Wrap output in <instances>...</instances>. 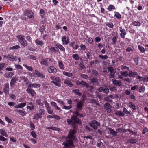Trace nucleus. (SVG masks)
Here are the masks:
<instances>
[{
	"instance_id": "1",
	"label": "nucleus",
	"mask_w": 148,
	"mask_h": 148,
	"mask_svg": "<svg viewBox=\"0 0 148 148\" xmlns=\"http://www.w3.org/2000/svg\"><path fill=\"white\" fill-rule=\"evenodd\" d=\"M67 122L68 125L72 126L76 124L80 125L82 123L81 120L75 115L72 116L71 119H67Z\"/></svg>"
},
{
	"instance_id": "2",
	"label": "nucleus",
	"mask_w": 148,
	"mask_h": 148,
	"mask_svg": "<svg viewBox=\"0 0 148 148\" xmlns=\"http://www.w3.org/2000/svg\"><path fill=\"white\" fill-rule=\"evenodd\" d=\"M74 140H75L69 138L63 142L62 144L65 147H71V148L74 147L75 146L73 143Z\"/></svg>"
},
{
	"instance_id": "3",
	"label": "nucleus",
	"mask_w": 148,
	"mask_h": 148,
	"mask_svg": "<svg viewBox=\"0 0 148 148\" xmlns=\"http://www.w3.org/2000/svg\"><path fill=\"white\" fill-rule=\"evenodd\" d=\"M50 78L52 80L51 81V83H53L58 87H60L61 86V84L60 82L61 80L59 77H58L52 76H51Z\"/></svg>"
},
{
	"instance_id": "4",
	"label": "nucleus",
	"mask_w": 148,
	"mask_h": 148,
	"mask_svg": "<svg viewBox=\"0 0 148 148\" xmlns=\"http://www.w3.org/2000/svg\"><path fill=\"white\" fill-rule=\"evenodd\" d=\"M90 126L93 128L95 130H96L98 128V126L99 127L100 125V123L96 120L92 121L89 123Z\"/></svg>"
},
{
	"instance_id": "5",
	"label": "nucleus",
	"mask_w": 148,
	"mask_h": 148,
	"mask_svg": "<svg viewBox=\"0 0 148 148\" xmlns=\"http://www.w3.org/2000/svg\"><path fill=\"white\" fill-rule=\"evenodd\" d=\"M77 133L76 130H70L68 133L67 136L68 138H71L75 140L76 138L75 136L74 135Z\"/></svg>"
},
{
	"instance_id": "6",
	"label": "nucleus",
	"mask_w": 148,
	"mask_h": 148,
	"mask_svg": "<svg viewBox=\"0 0 148 148\" xmlns=\"http://www.w3.org/2000/svg\"><path fill=\"white\" fill-rule=\"evenodd\" d=\"M98 90L99 92H103V93L108 94L109 92V89L108 87L104 86L103 87H100L98 89Z\"/></svg>"
},
{
	"instance_id": "7",
	"label": "nucleus",
	"mask_w": 148,
	"mask_h": 148,
	"mask_svg": "<svg viewBox=\"0 0 148 148\" xmlns=\"http://www.w3.org/2000/svg\"><path fill=\"white\" fill-rule=\"evenodd\" d=\"M47 71L50 73L56 74L57 71L56 68L53 66H49L47 68Z\"/></svg>"
},
{
	"instance_id": "8",
	"label": "nucleus",
	"mask_w": 148,
	"mask_h": 148,
	"mask_svg": "<svg viewBox=\"0 0 148 148\" xmlns=\"http://www.w3.org/2000/svg\"><path fill=\"white\" fill-rule=\"evenodd\" d=\"M119 29L121 33H120V35L121 38L124 39L125 38V36L127 34L126 30L122 27H119Z\"/></svg>"
},
{
	"instance_id": "9",
	"label": "nucleus",
	"mask_w": 148,
	"mask_h": 148,
	"mask_svg": "<svg viewBox=\"0 0 148 148\" xmlns=\"http://www.w3.org/2000/svg\"><path fill=\"white\" fill-rule=\"evenodd\" d=\"M108 71L110 72V74L109 76L110 78H112L114 77L115 73L114 72L113 68L112 67L110 66L108 68Z\"/></svg>"
},
{
	"instance_id": "10",
	"label": "nucleus",
	"mask_w": 148,
	"mask_h": 148,
	"mask_svg": "<svg viewBox=\"0 0 148 148\" xmlns=\"http://www.w3.org/2000/svg\"><path fill=\"white\" fill-rule=\"evenodd\" d=\"M3 91L5 95L9 94V86L8 83L5 84L3 88Z\"/></svg>"
},
{
	"instance_id": "11",
	"label": "nucleus",
	"mask_w": 148,
	"mask_h": 148,
	"mask_svg": "<svg viewBox=\"0 0 148 148\" xmlns=\"http://www.w3.org/2000/svg\"><path fill=\"white\" fill-rule=\"evenodd\" d=\"M34 73L38 77L42 78H44L45 77V75L42 73L40 72L38 70H35Z\"/></svg>"
},
{
	"instance_id": "12",
	"label": "nucleus",
	"mask_w": 148,
	"mask_h": 148,
	"mask_svg": "<svg viewBox=\"0 0 148 148\" xmlns=\"http://www.w3.org/2000/svg\"><path fill=\"white\" fill-rule=\"evenodd\" d=\"M112 106L108 103H106L104 104V108L106 110L108 113H110Z\"/></svg>"
},
{
	"instance_id": "13",
	"label": "nucleus",
	"mask_w": 148,
	"mask_h": 148,
	"mask_svg": "<svg viewBox=\"0 0 148 148\" xmlns=\"http://www.w3.org/2000/svg\"><path fill=\"white\" fill-rule=\"evenodd\" d=\"M25 12L26 15L28 17L31 18L33 17L34 14L31 10H26Z\"/></svg>"
},
{
	"instance_id": "14",
	"label": "nucleus",
	"mask_w": 148,
	"mask_h": 148,
	"mask_svg": "<svg viewBox=\"0 0 148 148\" xmlns=\"http://www.w3.org/2000/svg\"><path fill=\"white\" fill-rule=\"evenodd\" d=\"M27 92L32 97H33L36 94L35 90L32 89H27L26 90Z\"/></svg>"
},
{
	"instance_id": "15",
	"label": "nucleus",
	"mask_w": 148,
	"mask_h": 148,
	"mask_svg": "<svg viewBox=\"0 0 148 148\" xmlns=\"http://www.w3.org/2000/svg\"><path fill=\"white\" fill-rule=\"evenodd\" d=\"M75 43V42L74 41H73L72 42H70L69 45V47H71L72 49L75 50H76L79 47V45L77 44L75 45V46H74V45Z\"/></svg>"
},
{
	"instance_id": "16",
	"label": "nucleus",
	"mask_w": 148,
	"mask_h": 148,
	"mask_svg": "<svg viewBox=\"0 0 148 148\" xmlns=\"http://www.w3.org/2000/svg\"><path fill=\"white\" fill-rule=\"evenodd\" d=\"M17 81V79L16 77H13L10 81V86L11 87H13V86L15 85L16 83V82Z\"/></svg>"
},
{
	"instance_id": "17",
	"label": "nucleus",
	"mask_w": 148,
	"mask_h": 148,
	"mask_svg": "<svg viewBox=\"0 0 148 148\" xmlns=\"http://www.w3.org/2000/svg\"><path fill=\"white\" fill-rule=\"evenodd\" d=\"M76 105L77 109L79 110H81L84 106L83 103L81 101H79L77 103Z\"/></svg>"
},
{
	"instance_id": "18",
	"label": "nucleus",
	"mask_w": 148,
	"mask_h": 148,
	"mask_svg": "<svg viewBox=\"0 0 148 148\" xmlns=\"http://www.w3.org/2000/svg\"><path fill=\"white\" fill-rule=\"evenodd\" d=\"M47 58L43 59L40 62V64L46 66H48L49 63L47 62Z\"/></svg>"
},
{
	"instance_id": "19",
	"label": "nucleus",
	"mask_w": 148,
	"mask_h": 148,
	"mask_svg": "<svg viewBox=\"0 0 148 148\" xmlns=\"http://www.w3.org/2000/svg\"><path fill=\"white\" fill-rule=\"evenodd\" d=\"M112 81L113 82V84L116 86H120L122 85V82L120 81L112 79Z\"/></svg>"
},
{
	"instance_id": "20",
	"label": "nucleus",
	"mask_w": 148,
	"mask_h": 148,
	"mask_svg": "<svg viewBox=\"0 0 148 148\" xmlns=\"http://www.w3.org/2000/svg\"><path fill=\"white\" fill-rule=\"evenodd\" d=\"M56 46L57 47L58 49L62 52H65V49L61 44L59 43H57L56 44Z\"/></svg>"
},
{
	"instance_id": "21",
	"label": "nucleus",
	"mask_w": 148,
	"mask_h": 148,
	"mask_svg": "<svg viewBox=\"0 0 148 148\" xmlns=\"http://www.w3.org/2000/svg\"><path fill=\"white\" fill-rule=\"evenodd\" d=\"M49 50L51 52L54 53H57L59 51V49L57 47H51L49 48Z\"/></svg>"
},
{
	"instance_id": "22",
	"label": "nucleus",
	"mask_w": 148,
	"mask_h": 148,
	"mask_svg": "<svg viewBox=\"0 0 148 148\" xmlns=\"http://www.w3.org/2000/svg\"><path fill=\"white\" fill-rule=\"evenodd\" d=\"M116 115L119 116H124L125 115L124 113L121 111H117L115 112Z\"/></svg>"
},
{
	"instance_id": "23",
	"label": "nucleus",
	"mask_w": 148,
	"mask_h": 148,
	"mask_svg": "<svg viewBox=\"0 0 148 148\" xmlns=\"http://www.w3.org/2000/svg\"><path fill=\"white\" fill-rule=\"evenodd\" d=\"M108 130L110 132V133L113 136H115L117 135L118 132L113 129L110 128H108Z\"/></svg>"
},
{
	"instance_id": "24",
	"label": "nucleus",
	"mask_w": 148,
	"mask_h": 148,
	"mask_svg": "<svg viewBox=\"0 0 148 148\" xmlns=\"http://www.w3.org/2000/svg\"><path fill=\"white\" fill-rule=\"evenodd\" d=\"M35 42L37 46H42L44 44V42L42 40H40L38 38L36 39L35 40Z\"/></svg>"
},
{
	"instance_id": "25",
	"label": "nucleus",
	"mask_w": 148,
	"mask_h": 148,
	"mask_svg": "<svg viewBox=\"0 0 148 148\" xmlns=\"http://www.w3.org/2000/svg\"><path fill=\"white\" fill-rule=\"evenodd\" d=\"M107 9L109 11L111 12L115 10L116 8L113 5L110 4L107 8Z\"/></svg>"
},
{
	"instance_id": "26",
	"label": "nucleus",
	"mask_w": 148,
	"mask_h": 148,
	"mask_svg": "<svg viewBox=\"0 0 148 148\" xmlns=\"http://www.w3.org/2000/svg\"><path fill=\"white\" fill-rule=\"evenodd\" d=\"M64 83L65 84L67 85L68 86L70 87H72L73 86V84L69 80H65Z\"/></svg>"
},
{
	"instance_id": "27",
	"label": "nucleus",
	"mask_w": 148,
	"mask_h": 148,
	"mask_svg": "<svg viewBox=\"0 0 148 148\" xmlns=\"http://www.w3.org/2000/svg\"><path fill=\"white\" fill-rule=\"evenodd\" d=\"M15 111L22 116H24L26 114V112L25 111L17 109L15 110Z\"/></svg>"
},
{
	"instance_id": "28",
	"label": "nucleus",
	"mask_w": 148,
	"mask_h": 148,
	"mask_svg": "<svg viewBox=\"0 0 148 148\" xmlns=\"http://www.w3.org/2000/svg\"><path fill=\"white\" fill-rule=\"evenodd\" d=\"M29 106H27V109H29L30 110H33L34 109V106L32 102H30L29 104Z\"/></svg>"
},
{
	"instance_id": "29",
	"label": "nucleus",
	"mask_w": 148,
	"mask_h": 148,
	"mask_svg": "<svg viewBox=\"0 0 148 148\" xmlns=\"http://www.w3.org/2000/svg\"><path fill=\"white\" fill-rule=\"evenodd\" d=\"M19 42L20 43L21 45L23 47H25L27 46V42L25 39L20 41Z\"/></svg>"
},
{
	"instance_id": "30",
	"label": "nucleus",
	"mask_w": 148,
	"mask_h": 148,
	"mask_svg": "<svg viewBox=\"0 0 148 148\" xmlns=\"http://www.w3.org/2000/svg\"><path fill=\"white\" fill-rule=\"evenodd\" d=\"M26 105V103H23L15 106L14 108H22L25 106Z\"/></svg>"
},
{
	"instance_id": "31",
	"label": "nucleus",
	"mask_w": 148,
	"mask_h": 148,
	"mask_svg": "<svg viewBox=\"0 0 148 148\" xmlns=\"http://www.w3.org/2000/svg\"><path fill=\"white\" fill-rule=\"evenodd\" d=\"M80 90L78 89H75L73 90V92L79 96H82V94L79 92Z\"/></svg>"
},
{
	"instance_id": "32",
	"label": "nucleus",
	"mask_w": 148,
	"mask_h": 148,
	"mask_svg": "<svg viewBox=\"0 0 148 148\" xmlns=\"http://www.w3.org/2000/svg\"><path fill=\"white\" fill-rule=\"evenodd\" d=\"M58 64L59 67L62 70H64L65 68L64 65L61 61H59L58 62Z\"/></svg>"
},
{
	"instance_id": "33",
	"label": "nucleus",
	"mask_w": 148,
	"mask_h": 148,
	"mask_svg": "<svg viewBox=\"0 0 148 148\" xmlns=\"http://www.w3.org/2000/svg\"><path fill=\"white\" fill-rule=\"evenodd\" d=\"M114 16L116 17L117 19H120L121 18V16L118 12H114Z\"/></svg>"
},
{
	"instance_id": "34",
	"label": "nucleus",
	"mask_w": 148,
	"mask_h": 148,
	"mask_svg": "<svg viewBox=\"0 0 148 148\" xmlns=\"http://www.w3.org/2000/svg\"><path fill=\"white\" fill-rule=\"evenodd\" d=\"M23 65L28 71H33V68L32 66H27L24 64H23Z\"/></svg>"
},
{
	"instance_id": "35",
	"label": "nucleus",
	"mask_w": 148,
	"mask_h": 148,
	"mask_svg": "<svg viewBox=\"0 0 148 148\" xmlns=\"http://www.w3.org/2000/svg\"><path fill=\"white\" fill-rule=\"evenodd\" d=\"M0 134L1 135L5 137H7L8 136V134L6 132L5 130L2 129L0 130Z\"/></svg>"
},
{
	"instance_id": "36",
	"label": "nucleus",
	"mask_w": 148,
	"mask_h": 148,
	"mask_svg": "<svg viewBox=\"0 0 148 148\" xmlns=\"http://www.w3.org/2000/svg\"><path fill=\"white\" fill-rule=\"evenodd\" d=\"M118 38V36L115 35L113 36L112 38V44L113 45H115L117 42V40Z\"/></svg>"
},
{
	"instance_id": "37",
	"label": "nucleus",
	"mask_w": 148,
	"mask_h": 148,
	"mask_svg": "<svg viewBox=\"0 0 148 148\" xmlns=\"http://www.w3.org/2000/svg\"><path fill=\"white\" fill-rule=\"evenodd\" d=\"M62 73L63 75L69 77H71L73 76L72 73L70 72L63 71Z\"/></svg>"
},
{
	"instance_id": "38",
	"label": "nucleus",
	"mask_w": 148,
	"mask_h": 148,
	"mask_svg": "<svg viewBox=\"0 0 148 148\" xmlns=\"http://www.w3.org/2000/svg\"><path fill=\"white\" fill-rule=\"evenodd\" d=\"M129 106L132 109L134 110H136V107L135 105L133 103L131 102H130L129 103Z\"/></svg>"
},
{
	"instance_id": "39",
	"label": "nucleus",
	"mask_w": 148,
	"mask_h": 148,
	"mask_svg": "<svg viewBox=\"0 0 148 148\" xmlns=\"http://www.w3.org/2000/svg\"><path fill=\"white\" fill-rule=\"evenodd\" d=\"M14 74V72L12 71L6 73V76L7 77H11Z\"/></svg>"
},
{
	"instance_id": "40",
	"label": "nucleus",
	"mask_w": 148,
	"mask_h": 148,
	"mask_svg": "<svg viewBox=\"0 0 148 148\" xmlns=\"http://www.w3.org/2000/svg\"><path fill=\"white\" fill-rule=\"evenodd\" d=\"M16 37L18 39L19 42L20 41H21L25 39V36L23 35H19L17 36Z\"/></svg>"
},
{
	"instance_id": "41",
	"label": "nucleus",
	"mask_w": 148,
	"mask_h": 148,
	"mask_svg": "<svg viewBox=\"0 0 148 148\" xmlns=\"http://www.w3.org/2000/svg\"><path fill=\"white\" fill-rule=\"evenodd\" d=\"M42 115H41L37 113L34 115L33 119L38 120L40 118H42Z\"/></svg>"
},
{
	"instance_id": "42",
	"label": "nucleus",
	"mask_w": 148,
	"mask_h": 148,
	"mask_svg": "<svg viewBox=\"0 0 148 148\" xmlns=\"http://www.w3.org/2000/svg\"><path fill=\"white\" fill-rule=\"evenodd\" d=\"M81 83L82 85H83L86 88H88L89 86L88 84L83 80L81 81Z\"/></svg>"
},
{
	"instance_id": "43",
	"label": "nucleus",
	"mask_w": 148,
	"mask_h": 148,
	"mask_svg": "<svg viewBox=\"0 0 148 148\" xmlns=\"http://www.w3.org/2000/svg\"><path fill=\"white\" fill-rule=\"evenodd\" d=\"M66 38L67 37L66 36H63L61 40L63 45H66V43L65 42H66Z\"/></svg>"
},
{
	"instance_id": "44",
	"label": "nucleus",
	"mask_w": 148,
	"mask_h": 148,
	"mask_svg": "<svg viewBox=\"0 0 148 148\" xmlns=\"http://www.w3.org/2000/svg\"><path fill=\"white\" fill-rule=\"evenodd\" d=\"M106 26H108V27L111 28H113L114 27V25L113 23L112 22L109 23L108 22H107L106 23Z\"/></svg>"
},
{
	"instance_id": "45",
	"label": "nucleus",
	"mask_w": 148,
	"mask_h": 148,
	"mask_svg": "<svg viewBox=\"0 0 148 148\" xmlns=\"http://www.w3.org/2000/svg\"><path fill=\"white\" fill-rule=\"evenodd\" d=\"M137 142L136 140L135 139H130L127 140V143L134 144L136 143Z\"/></svg>"
},
{
	"instance_id": "46",
	"label": "nucleus",
	"mask_w": 148,
	"mask_h": 148,
	"mask_svg": "<svg viewBox=\"0 0 148 148\" xmlns=\"http://www.w3.org/2000/svg\"><path fill=\"white\" fill-rule=\"evenodd\" d=\"M72 57L75 60H78L80 58V57L77 54H73L72 55Z\"/></svg>"
},
{
	"instance_id": "47",
	"label": "nucleus",
	"mask_w": 148,
	"mask_h": 148,
	"mask_svg": "<svg viewBox=\"0 0 148 148\" xmlns=\"http://www.w3.org/2000/svg\"><path fill=\"white\" fill-rule=\"evenodd\" d=\"M21 48L20 46L18 45H16L14 46L11 47L10 48V50H16L18 49H19Z\"/></svg>"
},
{
	"instance_id": "48",
	"label": "nucleus",
	"mask_w": 148,
	"mask_h": 148,
	"mask_svg": "<svg viewBox=\"0 0 148 148\" xmlns=\"http://www.w3.org/2000/svg\"><path fill=\"white\" fill-rule=\"evenodd\" d=\"M138 48L141 52L144 53L145 52V49L143 46L138 45Z\"/></svg>"
},
{
	"instance_id": "49",
	"label": "nucleus",
	"mask_w": 148,
	"mask_h": 148,
	"mask_svg": "<svg viewBox=\"0 0 148 148\" xmlns=\"http://www.w3.org/2000/svg\"><path fill=\"white\" fill-rule=\"evenodd\" d=\"M133 25L134 26H140L141 25V23L138 21H136L132 22Z\"/></svg>"
},
{
	"instance_id": "50",
	"label": "nucleus",
	"mask_w": 148,
	"mask_h": 148,
	"mask_svg": "<svg viewBox=\"0 0 148 148\" xmlns=\"http://www.w3.org/2000/svg\"><path fill=\"white\" fill-rule=\"evenodd\" d=\"M99 57L103 60H106L108 58V56L107 55H99L98 56Z\"/></svg>"
},
{
	"instance_id": "51",
	"label": "nucleus",
	"mask_w": 148,
	"mask_h": 148,
	"mask_svg": "<svg viewBox=\"0 0 148 148\" xmlns=\"http://www.w3.org/2000/svg\"><path fill=\"white\" fill-rule=\"evenodd\" d=\"M30 135L34 138H37V134L35 132L33 131H32L31 132Z\"/></svg>"
},
{
	"instance_id": "52",
	"label": "nucleus",
	"mask_w": 148,
	"mask_h": 148,
	"mask_svg": "<svg viewBox=\"0 0 148 148\" xmlns=\"http://www.w3.org/2000/svg\"><path fill=\"white\" fill-rule=\"evenodd\" d=\"M90 82L91 83H97L98 84V81L97 79L95 77H94L92 78V79H91Z\"/></svg>"
},
{
	"instance_id": "53",
	"label": "nucleus",
	"mask_w": 148,
	"mask_h": 148,
	"mask_svg": "<svg viewBox=\"0 0 148 148\" xmlns=\"http://www.w3.org/2000/svg\"><path fill=\"white\" fill-rule=\"evenodd\" d=\"M123 112L124 113V114H130V112H129L125 107L123 108Z\"/></svg>"
},
{
	"instance_id": "54",
	"label": "nucleus",
	"mask_w": 148,
	"mask_h": 148,
	"mask_svg": "<svg viewBox=\"0 0 148 148\" xmlns=\"http://www.w3.org/2000/svg\"><path fill=\"white\" fill-rule=\"evenodd\" d=\"M120 73L123 76L127 77L128 76H129L128 73L127 71H121L120 72Z\"/></svg>"
},
{
	"instance_id": "55",
	"label": "nucleus",
	"mask_w": 148,
	"mask_h": 148,
	"mask_svg": "<svg viewBox=\"0 0 148 148\" xmlns=\"http://www.w3.org/2000/svg\"><path fill=\"white\" fill-rule=\"evenodd\" d=\"M46 110L48 112V113L49 114H52L53 113V110L52 109H51V107H47Z\"/></svg>"
},
{
	"instance_id": "56",
	"label": "nucleus",
	"mask_w": 148,
	"mask_h": 148,
	"mask_svg": "<svg viewBox=\"0 0 148 148\" xmlns=\"http://www.w3.org/2000/svg\"><path fill=\"white\" fill-rule=\"evenodd\" d=\"M110 98L112 99H115V98H117L118 97V96L116 95H115L114 96H113L112 95H109L107 96Z\"/></svg>"
},
{
	"instance_id": "57",
	"label": "nucleus",
	"mask_w": 148,
	"mask_h": 148,
	"mask_svg": "<svg viewBox=\"0 0 148 148\" xmlns=\"http://www.w3.org/2000/svg\"><path fill=\"white\" fill-rule=\"evenodd\" d=\"M92 53L91 52L88 51L87 52L86 55L88 59H91V57L92 56Z\"/></svg>"
},
{
	"instance_id": "58",
	"label": "nucleus",
	"mask_w": 148,
	"mask_h": 148,
	"mask_svg": "<svg viewBox=\"0 0 148 148\" xmlns=\"http://www.w3.org/2000/svg\"><path fill=\"white\" fill-rule=\"evenodd\" d=\"M30 127L32 131H34L35 128V126L33 123L31 121L29 122Z\"/></svg>"
},
{
	"instance_id": "59",
	"label": "nucleus",
	"mask_w": 148,
	"mask_h": 148,
	"mask_svg": "<svg viewBox=\"0 0 148 148\" xmlns=\"http://www.w3.org/2000/svg\"><path fill=\"white\" fill-rule=\"evenodd\" d=\"M17 60V58L16 56H14L13 55H11V58L10 60V61H16Z\"/></svg>"
},
{
	"instance_id": "60",
	"label": "nucleus",
	"mask_w": 148,
	"mask_h": 148,
	"mask_svg": "<svg viewBox=\"0 0 148 148\" xmlns=\"http://www.w3.org/2000/svg\"><path fill=\"white\" fill-rule=\"evenodd\" d=\"M20 78L21 80L23 81L24 82H27L28 80V78L26 77L25 76H21L20 77Z\"/></svg>"
},
{
	"instance_id": "61",
	"label": "nucleus",
	"mask_w": 148,
	"mask_h": 148,
	"mask_svg": "<svg viewBox=\"0 0 148 148\" xmlns=\"http://www.w3.org/2000/svg\"><path fill=\"white\" fill-rule=\"evenodd\" d=\"M28 58L34 60H36L37 59L36 57L32 55H29L28 57Z\"/></svg>"
},
{
	"instance_id": "62",
	"label": "nucleus",
	"mask_w": 148,
	"mask_h": 148,
	"mask_svg": "<svg viewBox=\"0 0 148 148\" xmlns=\"http://www.w3.org/2000/svg\"><path fill=\"white\" fill-rule=\"evenodd\" d=\"M40 84L36 83H34L32 85V87L35 88L40 87Z\"/></svg>"
},
{
	"instance_id": "63",
	"label": "nucleus",
	"mask_w": 148,
	"mask_h": 148,
	"mask_svg": "<svg viewBox=\"0 0 148 148\" xmlns=\"http://www.w3.org/2000/svg\"><path fill=\"white\" fill-rule=\"evenodd\" d=\"M132 79L131 78H127L124 79L123 80V81H125L127 82L130 83H131Z\"/></svg>"
},
{
	"instance_id": "64",
	"label": "nucleus",
	"mask_w": 148,
	"mask_h": 148,
	"mask_svg": "<svg viewBox=\"0 0 148 148\" xmlns=\"http://www.w3.org/2000/svg\"><path fill=\"white\" fill-rule=\"evenodd\" d=\"M103 146V143L101 142L98 143L97 144V147L99 148H102Z\"/></svg>"
}]
</instances>
